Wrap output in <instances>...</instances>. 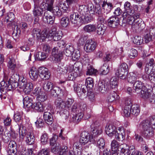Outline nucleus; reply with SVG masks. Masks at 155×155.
<instances>
[{
    "label": "nucleus",
    "instance_id": "obj_31",
    "mask_svg": "<svg viewBox=\"0 0 155 155\" xmlns=\"http://www.w3.org/2000/svg\"><path fill=\"white\" fill-rule=\"evenodd\" d=\"M123 13V15L124 18H125L127 20V22L129 25H131L132 27V25L134 24L135 20L132 15L133 14H127Z\"/></svg>",
    "mask_w": 155,
    "mask_h": 155
},
{
    "label": "nucleus",
    "instance_id": "obj_6",
    "mask_svg": "<svg viewBox=\"0 0 155 155\" xmlns=\"http://www.w3.org/2000/svg\"><path fill=\"white\" fill-rule=\"evenodd\" d=\"M20 87L23 90V91L26 94H29L32 91L33 86L32 83L28 82L26 79L24 78L21 79L19 83Z\"/></svg>",
    "mask_w": 155,
    "mask_h": 155
},
{
    "label": "nucleus",
    "instance_id": "obj_21",
    "mask_svg": "<svg viewBox=\"0 0 155 155\" xmlns=\"http://www.w3.org/2000/svg\"><path fill=\"white\" fill-rule=\"evenodd\" d=\"M145 26V25L141 19H136L132 28L136 30H141L143 29Z\"/></svg>",
    "mask_w": 155,
    "mask_h": 155
},
{
    "label": "nucleus",
    "instance_id": "obj_50",
    "mask_svg": "<svg viewBox=\"0 0 155 155\" xmlns=\"http://www.w3.org/2000/svg\"><path fill=\"white\" fill-rule=\"evenodd\" d=\"M85 84L87 85V88L89 87L92 89L94 86V81L93 79L91 77H89L86 80Z\"/></svg>",
    "mask_w": 155,
    "mask_h": 155
},
{
    "label": "nucleus",
    "instance_id": "obj_5",
    "mask_svg": "<svg viewBox=\"0 0 155 155\" xmlns=\"http://www.w3.org/2000/svg\"><path fill=\"white\" fill-rule=\"evenodd\" d=\"M35 3L34 8L33 11L34 16V23H38L39 20V16H42L43 13V8L39 6L38 2L34 0Z\"/></svg>",
    "mask_w": 155,
    "mask_h": 155
},
{
    "label": "nucleus",
    "instance_id": "obj_35",
    "mask_svg": "<svg viewBox=\"0 0 155 155\" xmlns=\"http://www.w3.org/2000/svg\"><path fill=\"white\" fill-rule=\"evenodd\" d=\"M42 87L45 91L48 92L52 88L53 84L51 82L46 81L44 82Z\"/></svg>",
    "mask_w": 155,
    "mask_h": 155
},
{
    "label": "nucleus",
    "instance_id": "obj_10",
    "mask_svg": "<svg viewBox=\"0 0 155 155\" xmlns=\"http://www.w3.org/2000/svg\"><path fill=\"white\" fill-rule=\"evenodd\" d=\"M127 80L129 82L133 84L137 79L141 77L140 74L137 71H134L127 75Z\"/></svg>",
    "mask_w": 155,
    "mask_h": 155
},
{
    "label": "nucleus",
    "instance_id": "obj_56",
    "mask_svg": "<svg viewBox=\"0 0 155 155\" xmlns=\"http://www.w3.org/2000/svg\"><path fill=\"white\" fill-rule=\"evenodd\" d=\"M21 80L19 78L18 75L16 74H12L11 77V78L9 79L8 81H10V82H11V81L13 82L11 83L12 85H13V82H17V81H19V83Z\"/></svg>",
    "mask_w": 155,
    "mask_h": 155
},
{
    "label": "nucleus",
    "instance_id": "obj_37",
    "mask_svg": "<svg viewBox=\"0 0 155 155\" xmlns=\"http://www.w3.org/2000/svg\"><path fill=\"white\" fill-rule=\"evenodd\" d=\"M109 86L110 89L116 90L117 88L118 84L117 79L115 77H113L110 79V82H109Z\"/></svg>",
    "mask_w": 155,
    "mask_h": 155
},
{
    "label": "nucleus",
    "instance_id": "obj_63",
    "mask_svg": "<svg viewBox=\"0 0 155 155\" xmlns=\"http://www.w3.org/2000/svg\"><path fill=\"white\" fill-rule=\"evenodd\" d=\"M153 36L148 32L146 33L144 37V40L145 43H147L152 41Z\"/></svg>",
    "mask_w": 155,
    "mask_h": 155
},
{
    "label": "nucleus",
    "instance_id": "obj_57",
    "mask_svg": "<svg viewBox=\"0 0 155 155\" xmlns=\"http://www.w3.org/2000/svg\"><path fill=\"white\" fill-rule=\"evenodd\" d=\"M80 142H76L73 145V150L74 152L76 151L78 154L81 152V147L80 146Z\"/></svg>",
    "mask_w": 155,
    "mask_h": 155
},
{
    "label": "nucleus",
    "instance_id": "obj_32",
    "mask_svg": "<svg viewBox=\"0 0 155 155\" xmlns=\"http://www.w3.org/2000/svg\"><path fill=\"white\" fill-rule=\"evenodd\" d=\"M97 27L95 25L90 24L85 25L83 28L86 32L91 33L96 31Z\"/></svg>",
    "mask_w": 155,
    "mask_h": 155
},
{
    "label": "nucleus",
    "instance_id": "obj_16",
    "mask_svg": "<svg viewBox=\"0 0 155 155\" xmlns=\"http://www.w3.org/2000/svg\"><path fill=\"white\" fill-rule=\"evenodd\" d=\"M70 18L72 23L78 25H80L81 16L78 13L75 12L72 13L70 15Z\"/></svg>",
    "mask_w": 155,
    "mask_h": 155
},
{
    "label": "nucleus",
    "instance_id": "obj_27",
    "mask_svg": "<svg viewBox=\"0 0 155 155\" xmlns=\"http://www.w3.org/2000/svg\"><path fill=\"white\" fill-rule=\"evenodd\" d=\"M102 7L104 13L107 14L110 12L113 6L111 3L104 2L102 5Z\"/></svg>",
    "mask_w": 155,
    "mask_h": 155
},
{
    "label": "nucleus",
    "instance_id": "obj_28",
    "mask_svg": "<svg viewBox=\"0 0 155 155\" xmlns=\"http://www.w3.org/2000/svg\"><path fill=\"white\" fill-rule=\"evenodd\" d=\"M44 118L45 122L48 124H51L53 121L52 116L51 113L48 111L44 112Z\"/></svg>",
    "mask_w": 155,
    "mask_h": 155
},
{
    "label": "nucleus",
    "instance_id": "obj_46",
    "mask_svg": "<svg viewBox=\"0 0 155 155\" xmlns=\"http://www.w3.org/2000/svg\"><path fill=\"white\" fill-rule=\"evenodd\" d=\"M74 51V49L72 46L69 45L64 51V53L67 56L69 57L71 56L72 53Z\"/></svg>",
    "mask_w": 155,
    "mask_h": 155
},
{
    "label": "nucleus",
    "instance_id": "obj_40",
    "mask_svg": "<svg viewBox=\"0 0 155 155\" xmlns=\"http://www.w3.org/2000/svg\"><path fill=\"white\" fill-rule=\"evenodd\" d=\"M23 113L22 112H17L14 115V120L18 123H20V124H22L23 122V118H22Z\"/></svg>",
    "mask_w": 155,
    "mask_h": 155
},
{
    "label": "nucleus",
    "instance_id": "obj_59",
    "mask_svg": "<svg viewBox=\"0 0 155 155\" xmlns=\"http://www.w3.org/2000/svg\"><path fill=\"white\" fill-rule=\"evenodd\" d=\"M137 55V51L136 49H131L129 53V57L130 58H134Z\"/></svg>",
    "mask_w": 155,
    "mask_h": 155
},
{
    "label": "nucleus",
    "instance_id": "obj_17",
    "mask_svg": "<svg viewBox=\"0 0 155 155\" xmlns=\"http://www.w3.org/2000/svg\"><path fill=\"white\" fill-rule=\"evenodd\" d=\"M133 89L135 92L138 94L140 91L143 89V87H146L144 84L142 82L140 81L137 80L133 84Z\"/></svg>",
    "mask_w": 155,
    "mask_h": 155
},
{
    "label": "nucleus",
    "instance_id": "obj_11",
    "mask_svg": "<svg viewBox=\"0 0 155 155\" xmlns=\"http://www.w3.org/2000/svg\"><path fill=\"white\" fill-rule=\"evenodd\" d=\"M87 86L84 85L81 86L79 84L77 87L76 91L77 95L80 98L82 99L87 96Z\"/></svg>",
    "mask_w": 155,
    "mask_h": 155
},
{
    "label": "nucleus",
    "instance_id": "obj_48",
    "mask_svg": "<svg viewBox=\"0 0 155 155\" xmlns=\"http://www.w3.org/2000/svg\"><path fill=\"white\" fill-rule=\"evenodd\" d=\"M100 71L102 74H107L109 71V66L107 64H104L100 68Z\"/></svg>",
    "mask_w": 155,
    "mask_h": 155
},
{
    "label": "nucleus",
    "instance_id": "obj_36",
    "mask_svg": "<svg viewBox=\"0 0 155 155\" xmlns=\"http://www.w3.org/2000/svg\"><path fill=\"white\" fill-rule=\"evenodd\" d=\"M83 115L82 112H78L72 117V121L76 124L78 123L83 117Z\"/></svg>",
    "mask_w": 155,
    "mask_h": 155
},
{
    "label": "nucleus",
    "instance_id": "obj_55",
    "mask_svg": "<svg viewBox=\"0 0 155 155\" xmlns=\"http://www.w3.org/2000/svg\"><path fill=\"white\" fill-rule=\"evenodd\" d=\"M118 95L116 93L110 94L107 98L108 101L110 102H113L114 101L119 99Z\"/></svg>",
    "mask_w": 155,
    "mask_h": 155
},
{
    "label": "nucleus",
    "instance_id": "obj_20",
    "mask_svg": "<svg viewBox=\"0 0 155 155\" xmlns=\"http://www.w3.org/2000/svg\"><path fill=\"white\" fill-rule=\"evenodd\" d=\"M54 17L51 16L48 11L45 12L43 16L42 19L45 23L52 24L54 21Z\"/></svg>",
    "mask_w": 155,
    "mask_h": 155
},
{
    "label": "nucleus",
    "instance_id": "obj_26",
    "mask_svg": "<svg viewBox=\"0 0 155 155\" xmlns=\"http://www.w3.org/2000/svg\"><path fill=\"white\" fill-rule=\"evenodd\" d=\"M69 68L71 70V71L73 72L77 77L81 76V71L77 63H74L73 65H72L71 66L69 67Z\"/></svg>",
    "mask_w": 155,
    "mask_h": 155
},
{
    "label": "nucleus",
    "instance_id": "obj_49",
    "mask_svg": "<svg viewBox=\"0 0 155 155\" xmlns=\"http://www.w3.org/2000/svg\"><path fill=\"white\" fill-rule=\"evenodd\" d=\"M119 146V143L116 140H113L111 143V149L112 152H117Z\"/></svg>",
    "mask_w": 155,
    "mask_h": 155
},
{
    "label": "nucleus",
    "instance_id": "obj_3",
    "mask_svg": "<svg viewBox=\"0 0 155 155\" xmlns=\"http://www.w3.org/2000/svg\"><path fill=\"white\" fill-rule=\"evenodd\" d=\"M148 121H142L140 124V127L142 129V134L145 138L149 139L152 137L154 131L152 127L150 126Z\"/></svg>",
    "mask_w": 155,
    "mask_h": 155
},
{
    "label": "nucleus",
    "instance_id": "obj_25",
    "mask_svg": "<svg viewBox=\"0 0 155 155\" xmlns=\"http://www.w3.org/2000/svg\"><path fill=\"white\" fill-rule=\"evenodd\" d=\"M53 0H45V2L42 3L41 5L48 11H51L53 9Z\"/></svg>",
    "mask_w": 155,
    "mask_h": 155
},
{
    "label": "nucleus",
    "instance_id": "obj_4",
    "mask_svg": "<svg viewBox=\"0 0 155 155\" xmlns=\"http://www.w3.org/2000/svg\"><path fill=\"white\" fill-rule=\"evenodd\" d=\"M128 66L127 64L125 63L121 64L116 71V75L122 79H126L128 73Z\"/></svg>",
    "mask_w": 155,
    "mask_h": 155
},
{
    "label": "nucleus",
    "instance_id": "obj_13",
    "mask_svg": "<svg viewBox=\"0 0 155 155\" xmlns=\"http://www.w3.org/2000/svg\"><path fill=\"white\" fill-rule=\"evenodd\" d=\"M107 24L109 27L113 28H116L119 24V18L116 16H112L107 20Z\"/></svg>",
    "mask_w": 155,
    "mask_h": 155
},
{
    "label": "nucleus",
    "instance_id": "obj_39",
    "mask_svg": "<svg viewBox=\"0 0 155 155\" xmlns=\"http://www.w3.org/2000/svg\"><path fill=\"white\" fill-rule=\"evenodd\" d=\"M34 136L31 135V133H28L25 137V141L26 143L28 145H32L34 143Z\"/></svg>",
    "mask_w": 155,
    "mask_h": 155
},
{
    "label": "nucleus",
    "instance_id": "obj_47",
    "mask_svg": "<svg viewBox=\"0 0 155 155\" xmlns=\"http://www.w3.org/2000/svg\"><path fill=\"white\" fill-rule=\"evenodd\" d=\"M14 25L15 27L14 30L12 33V37L14 39H16L19 36V35L21 33V31L16 24Z\"/></svg>",
    "mask_w": 155,
    "mask_h": 155
},
{
    "label": "nucleus",
    "instance_id": "obj_9",
    "mask_svg": "<svg viewBox=\"0 0 155 155\" xmlns=\"http://www.w3.org/2000/svg\"><path fill=\"white\" fill-rule=\"evenodd\" d=\"M15 88V86L12 85L11 82H10L9 81H3L0 83V91L2 93L4 91L6 92V91H11Z\"/></svg>",
    "mask_w": 155,
    "mask_h": 155
},
{
    "label": "nucleus",
    "instance_id": "obj_44",
    "mask_svg": "<svg viewBox=\"0 0 155 155\" xmlns=\"http://www.w3.org/2000/svg\"><path fill=\"white\" fill-rule=\"evenodd\" d=\"M40 36L38 37V39L40 38L43 41L46 38H49V31H48L46 29H44L41 33H40Z\"/></svg>",
    "mask_w": 155,
    "mask_h": 155
},
{
    "label": "nucleus",
    "instance_id": "obj_38",
    "mask_svg": "<svg viewBox=\"0 0 155 155\" xmlns=\"http://www.w3.org/2000/svg\"><path fill=\"white\" fill-rule=\"evenodd\" d=\"M124 12L126 14H133L134 11L132 9V7L130 3L128 2H126L124 4Z\"/></svg>",
    "mask_w": 155,
    "mask_h": 155
},
{
    "label": "nucleus",
    "instance_id": "obj_1",
    "mask_svg": "<svg viewBox=\"0 0 155 155\" xmlns=\"http://www.w3.org/2000/svg\"><path fill=\"white\" fill-rule=\"evenodd\" d=\"M102 132V128L99 126L92 128L90 133L88 131H84L81 134L80 143L82 145H84L89 142L94 143L96 141V137Z\"/></svg>",
    "mask_w": 155,
    "mask_h": 155
},
{
    "label": "nucleus",
    "instance_id": "obj_41",
    "mask_svg": "<svg viewBox=\"0 0 155 155\" xmlns=\"http://www.w3.org/2000/svg\"><path fill=\"white\" fill-rule=\"evenodd\" d=\"M61 90L60 87H53L49 91L51 96L56 97L58 94L61 93Z\"/></svg>",
    "mask_w": 155,
    "mask_h": 155
},
{
    "label": "nucleus",
    "instance_id": "obj_42",
    "mask_svg": "<svg viewBox=\"0 0 155 155\" xmlns=\"http://www.w3.org/2000/svg\"><path fill=\"white\" fill-rule=\"evenodd\" d=\"M19 126V133L20 138L23 139L24 137L27 134L26 133V131L25 128H24L23 125L21 124H18Z\"/></svg>",
    "mask_w": 155,
    "mask_h": 155
},
{
    "label": "nucleus",
    "instance_id": "obj_12",
    "mask_svg": "<svg viewBox=\"0 0 155 155\" xmlns=\"http://www.w3.org/2000/svg\"><path fill=\"white\" fill-rule=\"evenodd\" d=\"M126 144H123L120 146L121 150L120 151L119 155H130L133 151V149L134 148V146H130L127 148Z\"/></svg>",
    "mask_w": 155,
    "mask_h": 155
},
{
    "label": "nucleus",
    "instance_id": "obj_19",
    "mask_svg": "<svg viewBox=\"0 0 155 155\" xmlns=\"http://www.w3.org/2000/svg\"><path fill=\"white\" fill-rule=\"evenodd\" d=\"M106 134L110 137H112L115 135L117 132V129L116 127L112 124H110L105 128Z\"/></svg>",
    "mask_w": 155,
    "mask_h": 155
},
{
    "label": "nucleus",
    "instance_id": "obj_45",
    "mask_svg": "<svg viewBox=\"0 0 155 155\" xmlns=\"http://www.w3.org/2000/svg\"><path fill=\"white\" fill-rule=\"evenodd\" d=\"M80 20V24L81 23L85 24L91 22L93 20V19L90 16L83 15L82 16H81Z\"/></svg>",
    "mask_w": 155,
    "mask_h": 155
},
{
    "label": "nucleus",
    "instance_id": "obj_14",
    "mask_svg": "<svg viewBox=\"0 0 155 155\" xmlns=\"http://www.w3.org/2000/svg\"><path fill=\"white\" fill-rule=\"evenodd\" d=\"M63 54V51H59V49L57 47H54L52 51V54L54 57L55 61H60L62 58Z\"/></svg>",
    "mask_w": 155,
    "mask_h": 155
},
{
    "label": "nucleus",
    "instance_id": "obj_51",
    "mask_svg": "<svg viewBox=\"0 0 155 155\" xmlns=\"http://www.w3.org/2000/svg\"><path fill=\"white\" fill-rule=\"evenodd\" d=\"M48 56L43 52H39L36 54V57L38 60L42 61L45 59Z\"/></svg>",
    "mask_w": 155,
    "mask_h": 155
},
{
    "label": "nucleus",
    "instance_id": "obj_22",
    "mask_svg": "<svg viewBox=\"0 0 155 155\" xmlns=\"http://www.w3.org/2000/svg\"><path fill=\"white\" fill-rule=\"evenodd\" d=\"M39 70L32 67L30 70L29 74L30 78L34 81H36L39 76Z\"/></svg>",
    "mask_w": 155,
    "mask_h": 155
},
{
    "label": "nucleus",
    "instance_id": "obj_29",
    "mask_svg": "<svg viewBox=\"0 0 155 155\" xmlns=\"http://www.w3.org/2000/svg\"><path fill=\"white\" fill-rule=\"evenodd\" d=\"M23 103L25 107L30 109H31L33 104L32 99L28 96L25 97L23 99Z\"/></svg>",
    "mask_w": 155,
    "mask_h": 155
},
{
    "label": "nucleus",
    "instance_id": "obj_60",
    "mask_svg": "<svg viewBox=\"0 0 155 155\" xmlns=\"http://www.w3.org/2000/svg\"><path fill=\"white\" fill-rule=\"evenodd\" d=\"M48 136L46 133H43L41 137V140L43 144H46L48 141Z\"/></svg>",
    "mask_w": 155,
    "mask_h": 155
},
{
    "label": "nucleus",
    "instance_id": "obj_34",
    "mask_svg": "<svg viewBox=\"0 0 155 155\" xmlns=\"http://www.w3.org/2000/svg\"><path fill=\"white\" fill-rule=\"evenodd\" d=\"M15 15L12 12H10L8 13L7 16L5 17V21L6 22H11V25L12 26L15 25H16L15 22L12 21L15 19Z\"/></svg>",
    "mask_w": 155,
    "mask_h": 155
},
{
    "label": "nucleus",
    "instance_id": "obj_52",
    "mask_svg": "<svg viewBox=\"0 0 155 155\" xmlns=\"http://www.w3.org/2000/svg\"><path fill=\"white\" fill-rule=\"evenodd\" d=\"M61 24L64 27H67L69 23V21L68 18L66 17H63L61 20Z\"/></svg>",
    "mask_w": 155,
    "mask_h": 155
},
{
    "label": "nucleus",
    "instance_id": "obj_2",
    "mask_svg": "<svg viewBox=\"0 0 155 155\" xmlns=\"http://www.w3.org/2000/svg\"><path fill=\"white\" fill-rule=\"evenodd\" d=\"M131 99L127 97L125 99V105L124 110V114L126 117H129L130 114L137 116L140 112L139 106L137 104L132 105Z\"/></svg>",
    "mask_w": 155,
    "mask_h": 155
},
{
    "label": "nucleus",
    "instance_id": "obj_61",
    "mask_svg": "<svg viewBox=\"0 0 155 155\" xmlns=\"http://www.w3.org/2000/svg\"><path fill=\"white\" fill-rule=\"evenodd\" d=\"M97 72V70L92 67L90 66L89 67H87V71L86 72V74L87 75H92L94 74Z\"/></svg>",
    "mask_w": 155,
    "mask_h": 155
},
{
    "label": "nucleus",
    "instance_id": "obj_8",
    "mask_svg": "<svg viewBox=\"0 0 155 155\" xmlns=\"http://www.w3.org/2000/svg\"><path fill=\"white\" fill-rule=\"evenodd\" d=\"M97 44L93 39H88L86 42L84 49L87 53H91L94 51L96 47Z\"/></svg>",
    "mask_w": 155,
    "mask_h": 155
},
{
    "label": "nucleus",
    "instance_id": "obj_30",
    "mask_svg": "<svg viewBox=\"0 0 155 155\" xmlns=\"http://www.w3.org/2000/svg\"><path fill=\"white\" fill-rule=\"evenodd\" d=\"M55 103L56 107L59 109L62 110L66 108L65 102L60 98H57L55 100Z\"/></svg>",
    "mask_w": 155,
    "mask_h": 155
},
{
    "label": "nucleus",
    "instance_id": "obj_33",
    "mask_svg": "<svg viewBox=\"0 0 155 155\" xmlns=\"http://www.w3.org/2000/svg\"><path fill=\"white\" fill-rule=\"evenodd\" d=\"M139 93L140 94V96L144 100L148 99L150 94L146 87H143V89Z\"/></svg>",
    "mask_w": 155,
    "mask_h": 155
},
{
    "label": "nucleus",
    "instance_id": "obj_43",
    "mask_svg": "<svg viewBox=\"0 0 155 155\" xmlns=\"http://www.w3.org/2000/svg\"><path fill=\"white\" fill-rule=\"evenodd\" d=\"M96 29L97 34L99 35H102L105 32L106 27L103 24H99Z\"/></svg>",
    "mask_w": 155,
    "mask_h": 155
},
{
    "label": "nucleus",
    "instance_id": "obj_58",
    "mask_svg": "<svg viewBox=\"0 0 155 155\" xmlns=\"http://www.w3.org/2000/svg\"><path fill=\"white\" fill-rule=\"evenodd\" d=\"M9 60L8 62V67L9 68L12 70H14L15 68L16 64L13 59L9 58Z\"/></svg>",
    "mask_w": 155,
    "mask_h": 155
},
{
    "label": "nucleus",
    "instance_id": "obj_23",
    "mask_svg": "<svg viewBox=\"0 0 155 155\" xmlns=\"http://www.w3.org/2000/svg\"><path fill=\"white\" fill-rule=\"evenodd\" d=\"M31 109L40 112H43L45 110V107L43 104L39 102L33 103Z\"/></svg>",
    "mask_w": 155,
    "mask_h": 155
},
{
    "label": "nucleus",
    "instance_id": "obj_15",
    "mask_svg": "<svg viewBox=\"0 0 155 155\" xmlns=\"http://www.w3.org/2000/svg\"><path fill=\"white\" fill-rule=\"evenodd\" d=\"M39 76L42 79H47L50 77L48 69L44 67H41L38 69Z\"/></svg>",
    "mask_w": 155,
    "mask_h": 155
},
{
    "label": "nucleus",
    "instance_id": "obj_53",
    "mask_svg": "<svg viewBox=\"0 0 155 155\" xmlns=\"http://www.w3.org/2000/svg\"><path fill=\"white\" fill-rule=\"evenodd\" d=\"M132 40L134 43L139 45L141 44L143 41L142 38L139 36H135L133 38Z\"/></svg>",
    "mask_w": 155,
    "mask_h": 155
},
{
    "label": "nucleus",
    "instance_id": "obj_64",
    "mask_svg": "<svg viewBox=\"0 0 155 155\" xmlns=\"http://www.w3.org/2000/svg\"><path fill=\"white\" fill-rule=\"evenodd\" d=\"M149 80L153 83H155V72L152 69L150 73Z\"/></svg>",
    "mask_w": 155,
    "mask_h": 155
},
{
    "label": "nucleus",
    "instance_id": "obj_54",
    "mask_svg": "<svg viewBox=\"0 0 155 155\" xmlns=\"http://www.w3.org/2000/svg\"><path fill=\"white\" fill-rule=\"evenodd\" d=\"M69 69V67L68 68V67H62L58 66L57 68V71L59 73L64 74V73H67Z\"/></svg>",
    "mask_w": 155,
    "mask_h": 155
},
{
    "label": "nucleus",
    "instance_id": "obj_24",
    "mask_svg": "<svg viewBox=\"0 0 155 155\" xmlns=\"http://www.w3.org/2000/svg\"><path fill=\"white\" fill-rule=\"evenodd\" d=\"M54 29H52L49 31V38L54 41H58L60 39L61 36L58 34L57 31Z\"/></svg>",
    "mask_w": 155,
    "mask_h": 155
},
{
    "label": "nucleus",
    "instance_id": "obj_18",
    "mask_svg": "<svg viewBox=\"0 0 155 155\" xmlns=\"http://www.w3.org/2000/svg\"><path fill=\"white\" fill-rule=\"evenodd\" d=\"M125 133L122 127H118V131H117L115 134L116 139L118 141H122L125 138Z\"/></svg>",
    "mask_w": 155,
    "mask_h": 155
},
{
    "label": "nucleus",
    "instance_id": "obj_62",
    "mask_svg": "<svg viewBox=\"0 0 155 155\" xmlns=\"http://www.w3.org/2000/svg\"><path fill=\"white\" fill-rule=\"evenodd\" d=\"M42 47L43 52L46 54L48 56V54L50 51V46L47 44H43L42 45Z\"/></svg>",
    "mask_w": 155,
    "mask_h": 155
},
{
    "label": "nucleus",
    "instance_id": "obj_7",
    "mask_svg": "<svg viewBox=\"0 0 155 155\" xmlns=\"http://www.w3.org/2000/svg\"><path fill=\"white\" fill-rule=\"evenodd\" d=\"M110 89L109 81L103 80L99 82L97 89L99 92L104 93Z\"/></svg>",
    "mask_w": 155,
    "mask_h": 155
}]
</instances>
